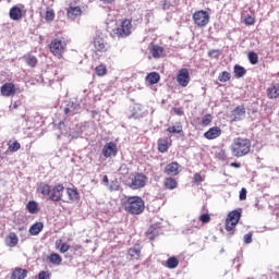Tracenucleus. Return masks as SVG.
<instances>
[{
	"instance_id": "nucleus-1",
	"label": "nucleus",
	"mask_w": 279,
	"mask_h": 279,
	"mask_svg": "<svg viewBox=\"0 0 279 279\" xmlns=\"http://www.w3.org/2000/svg\"><path fill=\"white\" fill-rule=\"evenodd\" d=\"M252 149V141L243 137H235L231 145L232 156L235 158H243V156H247Z\"/></svg>"
},
{
	"instance_id": "nucleus-2",
	"label": "nucleus",
	"mask_w": 279,
	"mask_h": 279,
	"mask_svg": "<svg viewBox=\"0 0 279 279\" xmlns=\"http://www.w3.org/2000/svg\"><path fill=\"white\" fill-rule=\"evenodd\" d=\"M124 210L129 215H143L145 211V201L141 196H129L124 202Z\"/></svg>"
},
{
	"instance_id": "nucleus-3",
	"label": "nucleus",
	"mask_w": 279,
	"mask_h": 279,
	"mask_svg": "<svg viewBox=\"0 0 279 279\" xmlns=\"http://www.w3.org/2000/svg\"><path fill=\"white\" fill-rule=\"evenodd\" d=\"M146 184L147 175H145L143 172H137L133 178L129 179L128 186L133 191H138V189H145Z\"/></svg>"
},
{
	"instance_id": "nucleus-4",
	"label": "nucleus",
	"mask_w": 279,
	"mask_h": 279,
	"mask_svg": "<svg viewBox=\"0 0 279 279\" xmlns=\"http://www.w3.org/2000/svg\"><path fill=\"white\" fill-rule=\"evenodd\" d=\"M93 45L96 56H99V53H106L110 49V46L106 43L101 33H96Z\"/></svg>"
},
{
	"instance_id": "nucleus-5",
	"label": "nucleus",
	"mask_w": 279,
	"mask_h": 279,
	"mask_svg": "<svg viewBox=\"0 0 279 279\" xmlns=\"http://www.w3.org/2000/svg\"><path fill=\"white\" fill-rule=\"evenodd\" d=\"M193 21L197 25V27H206L208 23H210V14L208 11H196L193 14Z\"/></svg>"
},
{
	"instance_id": "nucleus-6",
	"label": "nucleus",
	"mask_w": 279,
	"mask_h": 279,
	"mask_svg": "<svg viewBox=\"0 0 279 279\" xmlns=\"http://www.w3.org/2000/svg\"><path fill=\"white\" fill-rule=\"evenodd\" d=\"M116 34L119 38H126V36H130V34H132V22H130V20L123 21L116 29Z\"/></svg>"
},
{
	"instance_id": "nucleus-7",
	"label": "nucleus",
	"mask_w": 279,
	"mask_h": 279,
	"mask_svg": "<svg viewBox=\"0 0 279 279\" xmlns=\"http://www.w3.org/2000/svg\"><path fill=\"white\" fill-rule=\"evenodd\" d=\"M63 193H64V185L57 184L51 189L48 197L50 202H62Z\"/></svg>"
},
{
	"instance_id": "nucleus-8",
	"label": "nucleus",
	"mask_w": 279,
	"mask_h": 279,
	"mask_svg": "<svg viewBox=\"0 0 279 279\" xmlns=\"http://www.w3.org/2000/svg\"><path fill=\"white\" fill-rule=\"evenodd\" d=\"M64 47H66L64 41L60 39H52L49 49L53 56H62L64 53Z\"/></svg>"
},
{
	"instance_id": "nucleus-9",
	"label": "nucleus",
	"mask_w": 279,
	"mask_h": 279,
	"mask_svg": "<svg viewBox=\"0 0 279 279\" xmlns=\"http://www.w3.org/2000/svg\"><path fill=\"white\" fill-rule=\"evenodd\" d=\"M177 82L183 88H186V86H189V82H191V75L189 74V69L183 68L179 71V74L177 76Z\"/></svg>"
},
{
	"instance_id": "nucleus-10",
	"label": "nucleus",
	"mask_w": 279,
	"mask_h": 279,
	"mask_svg": "<svg viewBox=\"0 0 279 279\" xmlns=\"http://www.w3.org/2000/svg\"><path fill=\"white\" fill-rule=\"evenodd\" d=\"M118 153L119 149L113 142H109L102 147V156L105 158H112V156H117Z\"/></svg>"
},
{
	"instance_id": "nucleus-11",
	"label": "nucleus",
	"mask_w": 279,
	"mask_h": 279,
	"mask_svg": "<svg viewBox=\"0 0 279 279\" xmlns=\"http://www.w3.org/2000/svg\"><path fill=\"white\" fill-rule=\"evenodd\" d=\"M0 93L3 97H14L16 95V87L14 83H5L0 87Z\"/></svg>"
},
{
	"instance_id": "nucleus-12",
	"label": "nucleus",
	"mask_w": 279,
	"mask_h": 279,
	"mask_svg": "<svg viewBox=\"0 0 279 279\" xmlns=\"http://www.w3.org/2000/svg\"><path fill=\"white\" fill-rule=\"evenodd\" d=\"M141 250H143L141 244H134L132 247H130L126 254L129 260H138L141 258Z\"/></svg>"
},
{
	"instance_id": "nucleus-13",
	"label": "nucleus",
	"mask_w": 279,
	"mask_h": 279,
	"mask_svg": "<svg viewBox=\"0 0 279 279\" xmlns=\"http://www.w3.org/2000/svg\"><path fill=\"white\" fill-rule=\"evenodd\" d=\"M204 136L207 141H215V138H219V136H221V128L213 126L204 133Z\"/></svg>"
},
{
	"instance_id": "nucleus-14",
	"label": "nucleus",
	"mask_w": 279,
	"mask_h": 279,
	"mask_svg": "<svg viewBox=\"0 0 279 279\" xmlns=\"http://www.w3.org/2000/svg\"><path fill=\"white\" fill-rule=\"evenodd\" d=\"M233 121H243L245 119V106L241 105L232 110Z\"/></svg>"
},
{
	"instance_id": "nucleus-15",
	"label": "nucleus",
	"mask_w": 279,
	"mask_h": 279,
	"mask_svg": "<svg viewBox=\"0 0 279 279\" xmlns=\"http://www.w3.org/2000/svg\"><path fill=\"white\" fill-rule=\"evenodd\" d=\"M9 16L11 21H21V19H23V10L15 5L10 9Z\"/></svg>"
},
{
	"instance_id": "nucleus-16",
	"label": "nucleus",
	"mask_w": 279,
	"mask_h": 279,
	"mask_svg": "<svg viewBox=\"0 0 279 279\" xmlns=\"http://www.w3.org/2000/svg\"><path fill=\"white\" fill-rule=\"evenodd\" d=\"M268 99H278L279 97V83L272 84L266 90Z\"/></svg>"
},
{
	"instance_id": "nucleus-17",
	"label": "nucleus",
	"mask_w": 279,
	"mask_h": 279,
	"mask_svg": "<svg viewBox=\"0 0 279 279\" xmlns=\"http://www.w3.org/2000/svg\"><path fill=\"white\" fill-rule=\"evenodd\" d=\"M37 193L41 195L49 196L51 195V185L47 182H40L37 184Z\"/></svg>"
},
{
	"instance_id": "nucleus-18",
	"label": "nucleus",
	"mask_w": 279,
	"mask_h": 279,
	"mask_svg": "<svg viewBox=\"0 0 279 279\" xmlns=\"http://www.w3.org/2000/svg\"><path fill=\"white\" fill-rule=\"evenodd\" d=\"M129 119H143V106L134 105L131 109V116Z\"/></svg>"
},
{
	"instance_id": "nucleus-19",
	"label": "nucleus",
	"mask_w": 279,
	"mask_h": 279,
	"mask_svg": "<svg viewBox=\"0 0 279 279\" xmlns=\"http://www.w3.org/2000/svg\"><path fill=\"white\" fill-rule=\"evenodd\" d=\"M180 165L178 162H171L169 165L166 166V173L168 175H178V173H180Z\"/></svg>"
},
{
	"instance_id": "nucleus-20",
	"label": "nucleus",
	"mask_w": 279,
	"mask_h": 279,
	"mask_svg": "<svg viewBox=\"0 0 279 279\" xmlns=\"http://www.w3.org/2000/svg\"><path fill=\"white\" fill-rule=\"evenodd\" d=\"M84 134V130L82 126H76L74 131H71L68 135L69 141H75L77 138H82V135Z\"/></svg>"
},
{
	"instance_id": "nucleus-21",
	"label": "nucleus",
	"mask_w": 279,
	"mask_h": 279,
	"mask_svg": "<svg viewBox=\"0 0 279 279\" xmlns=\"http://www.w3.org/2000/svg\"><path fill=\"white\" fill-rule=\"evenodd\" d=\"M165 189H168L169 191H173L174 189H178V180L174 178H166L163 181Z\"/></svg>"
},
{
	"instance_id": "nucleus-22",
	"label": "nucleus",
	"mask_w": 279,
	"mask_h": 279,
	"mask_svg": "<svg viewBox=\"0 0 279 279\" xmlns=\"http://www.w3.org/2000/svg\"><path fill=\"white\" fill-rule=\"evenodd\" d=\"M43 228H45V225L43 222H36L29 228V233L32 236H38L40 232H43Z\"/></svg>"
},
{
	"instance_id": "nucleus-23",
	"label": "nucleus",
	"mask_w": 279,
	"mask_h": 279,
	"mask_svg": "<svg viewBox=\"0 0 279 279\" xmlns=\"http://www.w3.org/2000/svg\"><path fill=\"white\" fill-rule=\"evenodd\" d=\"M27 278V270L23 268H15L11 275V279H25Z\"/></svg>"
},
{
	"instance_id": "nucleus-24",
	"label": "nucleus",
	"mask_w": 279,
	"mask_h": 279,
	"mask_svg": "<svg viewBox=\"0 0 279 279\" xmlns=\"http://www.w3.org/2000/svg\"><path fill=\"white\" fill-rule=\"evenodd\" d=\"M146 82L148 84H158L160 82V74L158 72H150L146 75Z\"/></svg>"
},
{
	"instance_id": "nucleus-25",
	"label": "nucleus",
	"mask_w": 279,
	"mask_h": 279,
	"mask_svg": "<svg viewBox=\"0 0 279 279\" xmlns=\"http://www.w3.org/2000/svg\"><path fill=\"white\" fill-rule=\"evenodd\" d=\"M66 195L69 196L70 202H77V199H80V192H77V189L68 187Z\"/></svg>"
},
{
	"instance_id": "nucleus-26",
	"label": "nucleus",
	"mask_w": 279,
	"mask_h": 279,
	"mask_svg": "<svg viewBox=\"0 0 279 279\" xmlns=\"http://www.w3.org/2000/svg\"><path fill=\"white\" fill-rule=\"evenodd\" d=\"M157 145L158 151H160V154L169 151V142L167 140L159 138Z\"/></svg>"
},
{
	"instance_id": "nucleus-27",
	"label": "nucleus",
	"mask_w": 279,
	"mask_h": 279,
	"mask_svg": "<svg viewBox=\"0 0 279 279\" xmlns=\"http://www.w3.org/2000/svg\"><path fill=\"white\" fill-rule=\"evenodd\" d=\"M234 77L240 80V77H243L245 73H247V70L243 68L242 65L235 64L233 69Z\"/></svg>"
},
{
	"instance_id": "nucleus-28",
	"label": "nucleus",
	"mask_w": 279,
	"mask_h": 279,
	"mask_svg": "<svg viewBox=\"0 0 279 279\" xmlns=\"http://www.w3.org/2000/svg\"><path fill=\"white\" fill-rule=\"evenodd\" d=\"M26 210L31 214V215H36V213H38V203L36 201H29L26 204Z\"/></svg>"
},
{
	"instance_id": "nucleus-29",
	"label": "nucleus",
	"mask_w": 279,
	"mask_h": 279,
	"mask_svg": "<svg viewBox=\"0 0 279 279\" xmlns=\"http://www.w3.org/2000/svg\"><path fill=\"white\" fill-rule=\"evenodd\" d=\"M82 14V9L80 7H70L68 9L69 19H75V16H80Z\"/></svg>"
},
{
	"instance_id": "nucleus-30",
	"label": "nucleus",
	"mask_w": 279,
	"mask_h": 279,
	"mask_svg": "<svg viewBox=\"0 0 279 279\" xmlns=\"http://www.w3.org/2000/svg\"><path fill=\"white\" fill-rule=\"evenodd\" d=\"M158 234H160V232L158 231V228L150 226L148 228V230L146 231V236L150 240L154 241V239H156V236H158Z\"/></svg>"
},
{
	"instance_id": "nucleus-31",
	"label": "nucleus",
	"mask_w": 279,
	"mask_h": 279,
	"mask_svg": "<svg viewBox=\"0 0 279 279\" xmlns=\"http://www.w3.org/2000/svg\"><path fill=\"white\" fill-rule=\"evenodd\" d=\"M7 243L9 247H16V245H19V236H16V233H10Z\"/></svg>"
},
{
	"instance_id": "nucleus-32",
	"label": "nucleus",
	"mask_w": 279,
	"mask_h": 279,
	"mask_svg": "<svg viewBox=\"0 0 279 279\" xmlns=\"http://www.w3.org/2000/svg\"><path fill=\"white\" fill-rule=\"evenodd\" d=\"M24 60L28 66H32V69L38 64V59L32 54H25Z\"/></svg>"
},
{
	"instance_id": "nucleus-33",
	"label": "nucleus",
	"mask_w": 279,
	"mask_h": 279,
	"mask_svg": "<svg viewBox=\"0 0 279 279\" xmlns=\"http://www.w3.org/2000/svg\"><path fill=\"white\" fill-rule=\"evenodd\" d=\"M229 220L239 223V221L241 220V211L240 210H232L231 213H229L228 218Z\"/></svg>"
},
{
	"instance_id": "nucleus-34",
	"label": "nucleus",
	"mask_w": 279,
	"mask_h": 279,
	"mask_svg": "<svg viewBox=\"0 0 279 279\" xmlns=\"http://www.w3.org/2000/svg\"><path fill=\"white\" fill-rule=\"evenodd\" d=\"M49 263H51L52 265H61L62 263V256H60V254L57 253H52L49 257H48Z\"/></svg>"
},
{
	"instance_id": "nucleus-35",
	"label": "nucleus",
	"mask_w": 279,
	"mask_h": 279,
	"mask_svg": "<svg viewBox=\"0 0 279 279\" xmlns=\"http://www.w3.org/2000/svg\"><path fill=\"white\" fill-rule=\"evenodd\" d=\"M239 222H234L233 220H230L229 218L226 219V230L227 232H231V234H234V228H236V225Z\"/></svg>"
},
{
	"instance_id": "nucleus-36",
	"label": "nucleus",
	"mask_w": 279,
	"mask_h": 279,
	"mask_svg": "<svg viewBox=\"0 0 279 279\" xmlns=\"http://www.w3.org/2000/svg\"><path fill=\"white\" fill-rule=\"evenodd\" d=\"M180 265V262L178 260L177 257H170L167 259V267L168 269H175Z\"/></svg>"
},
{
	"instance_id": "nucleus-37",
	"label": "nucleus",
	"mask_w": 279,
	"mask_h": 279,
	"mask_svg": "<svg viewBox=\"0 0 279 279\" xmlns=\"http://www.w3.org/2000/svg\"><path fill=\"white\" fill-rule=\"evenodd\" d=\"M163 51H165V49H162V47L155 46L151 49V56H153V58H160V56H162Z\"/></svg>"
},
{
	"instance_id": "nucleus-38",
	"label": "nucleus",
	"mask_w": 279,
	"mask_h": 279,
	"mask_svg": "<svg viewBox=\"0 0 279 279\" xmlns=\"http://www.w3.org/2000/svg\"><path fill=\"white\" fill-rule=\"evenodd\" d=\"M250 64H258V54L254 51L248 52L247 54Z\"/></svg>"
},
{
	"instance_id": "nucleus-39",
	"label": "nucleus",
	"mask_w": 279,
	"mask_h": 279,
	"mask_svg": "<svg viewBox=\"0 0 279 279\" xmlns=\"http://www.w3.org/2000/svg\"><path fill=\"white\" fill-rule=\"evenodd\" d=\"M230 72L223 71L218 75V80L222 83L230 82Z\"/></svg>"
},
{
	"instance_id": "nucleus-40",
	"label": "nucleus",
	"mask_w": 279,
	"mask_h": 279,
	"mask_svg": "<svg viewBox=\"0 0 279 279\" xmlns=\"http://www.w3.org/2000/svg\"><path fill=\"white\" fill-rule=\"evenodd\" d=\"M107 72L108 70L106 69V65L100 64L96 66V75H98V77H104V75H106Z\"/></svg>"
},
{
	"instance_id": "nucleus-41",
	"label": "nucleus",
	"mask_w": 279,
	"mask_h": 279,
	"mask_svg": "<svg viewBox=\"0 0 279 279\" xmlns=\"http://www.w3.org/2000/svg\"><path fill=\"white\" fill-rule=\"evenodd\" d=\"M213 123V116L210 113H207L203 119H202V125L206 128L207 125H210Z\"/></svg>"
},
{
	"instance_id": "nucleus-42",
	"label": "nucleus",
	"mask_w": 279,
	"mask_h": 279,
	"mask_svg": "<svg viewBox=\"0 0 279 279\" xmlns=\"http://www.w3.org/2000/svg\"><path fill=\"white\" fill-rule=\"evenodd\" d=\"M119 189H121V184H119L118 180H113V181L110 182L109 191H111V192L119 191Z\"/></svg>"
},
{
	"instance_id": "nucleus-43",
	"label": "nucleus",
	"mask_w": 279,
	"mask_h": 279,
	"mask_svg": "<svg viewBox=\"0 0 279 279\" xmlns=\"http://www.w3.org/2000/svg\"><path fill=\"white\" fill-rule=\"evenodd\" d=\"M19 149H21V144L17 141L9 145V151L14 153V151H19Z\"/></svg>"
},
{
	"instance_id": "nucleus-44",
	"label": "nucleus",
	"mask_w": 279,
	"mask_h": 279,
	"mask_svg": "<svg viewBox=\"0 0 279 279\" xmlns=\"http://www.w3.org/2000/svg\"><path fill=\"white\" fill-rule=\"evenodd\" d=\"M208 56L209 58H219V56H221V51L219 49H213L208 51Z\"/></svg>"
},
{
	"instance_id": "nucleus-45",
	"label": "nucleus",
	"mask_w": 279,
	"mask_h": 279,
	"mask_svg": "<svg viewBox=\"0 0 279 279\" xmlns=\"http://www.w3.org/2000/svg\"><path fill=\"white\" fill-rule=\"evenodd\" d=\"M240 202H244V199H247V190L245 187H242L239 195Z\"/></svg>"
},
{
	"instance_id": "nucleus-46",
	"label": "nucleus",
	"mask_w": 279,
	"mask_h": 279,
	"mask_svg": "<svg viewBox=\"0 0 279 279\" xmlns=\"http://www.w3.org/2000/svg\"><path fill=\"white\" fill-rule=\"evenodd\" d=\"M199 221H202V223H210V215L209 214H202L199 216Z\"/></svg>"
},
{
	"instance_id": "nucleus-47",
	"label": "nucleus",
	"mask_w": 279,
	"mask_h": 279,
	"mask_svg": "<svg viewBox=\"0 0 279 279\" xmlns=\"http://www.w3.org/2000/svg\"><path fill=\"white\" fill-rule=\"evenodd\" d=\"M252 236H254L252 232L244 234L243 241L244 243H246V245H250V243H252Z\"/></svg>"
},
{
	"instance_id": "nucleus-48",
	"label": "nucleus",
	"mask_w": 279,
	"mask_h": 279,
	"mask_svg": "<svg viewBox=\"0 0 279 279\" xmlns=\"http://www.w3.org/2000/svg\"><path fill=\"white\" fill-rule=\"evenodd\" d=\"M56 19V13L53 10H49L46 12V21H53Z\"/></svg>"
},
{
	"instance_id": "nucleus-49",
	"label": "nucleus",
	"mask_w": 279,
	"mask_h": 279,
	"mask_svg": "<svg viewBox=\"0 0 279 279\" xmlns=\"http://www.w3.org/2000/svg\"><path fill=\"white\" fill-rule=\"evenodd\" d=\"M244 23L245 25H254V23H256V19H254L252 15H248L244 19Z\"/></svg>"
},
{
	"instance_id": "nucleus-50",
	"label": "nucleus",
	"mask_w": 279,
	"mask_h": 279,
	"mask_svg": "<svg viewBox=\"0 0 279 279\" xmlns=\"http://www.w3.org/2000/svg\"><path fill=\"white\" fill-rule=\"evenodd\" d=\"M172 111L174 112V114H177V117H184V109L183 108L174 107V108H172Z\"/></svg>"
},
{
	"instance_id": "nucleus-51",
	"label": "nucleus",
	"mask_w": 279,
	"mask_h": 279,
	"mask_svg": "<svg viewBox=\"0 0 279 279\" xmlns=\"http://www.w3.org/2000/svg\"><path fill=\"white\" fill-rule=\"evenodd\" d=\"M167 132H169L170 134H180L182 132V129H175V126H170L167 129Z\"/></svg>"
},
{
	"instance_id": "nucleus-52",
	"label": "nucleus",
	"mask_w": 279,
	"mask_h": 279,
	"mask_svg": "<svg viewBox=\"0 0 279 279\" xmlns=\"http://www.w3.org/2000/svg\"><path fill=\"white\" fill-rule=\"evenodd\" d=\"M69 250H71V246L66 243H62L59 251L61 252V254H65V252H69Z\"/></svg>"
},
{
	"instance_id": "nucleus-53",
	"label": "nucleus",
	"mask_w": 279,
	"mask_h": 279,
	"mask_svg": "<svg viewBox=\"0 0 279 279\" xmlns=\"http://www.w3.org/2000/svg\"><path fill=\"white\" fill-rule=\"evenodd\" d=\"M217 158L219 160H226V150L220 149L217 154H216Z\"/></svg>"
},
{
	"instance_id": "nucleus-54",
	"label": "nucleus",
	"mask_w": 279,
	"mask_h": 279,
	"mask_svg": "<svg viewBox=\"0 0 279 279\" xmlns=\"http://www.w3.org/2000/svg\"><path fill=\"white\" fill-rule=\"evenodd\" d=\"M193 180L196 184H202L203 182L202 174L195 173Z\"/></svg>"
},
{
	"instance_id": "nucleus-55",
	"label": "nucleus",
	"mask_w": 279,
	"mask_h": 279,
	"mask_svg": "<svg viewBox=\"0 0 279 279\" xmlns=\"http://www.w3.org/2000/svg\"><path fill=\"white\" fill-rule=\"evenodd\" d=\"M64 114H74V109H71L69 106L63 110Z\"/></svg>"
},
{
	"instance_id": "nucleus-56",
	"label": "nucleus",
	"mask_w": 279,
	"mask_h": 279,
	"mask_svg": "<svg viewBox=\"0 0 279 279\" xmlns=\"http://www.w3.org/2000/svg\"><path fill=\"white\" fill-rule=\"evenodd\" d=\"M68 107H70L71 110H74V114H75V110L80 108V105L72 102L71 105H68Z\"/></svg>"
},
{
	"instance_id": "nucleus-57",
	"label": "nucleus",
	"mask_w": 279,
	"mask_h": 279,
	"mask_svg": "<svg viewBox=\"0 0 279 279\" xmlns=\"http://www.w3.org/2000/svg\"><path fill=\"white\" fill-rule=\"evenodd\" d=\"M47 271L43 270L38 274V279H47Z\"/></svg>"
},
{
	"instance_id": "nucleus-58",
	"label": "nucleus",
	"mask_w": 279,
	"mask_h": 279,
	"mask_svg": "<svg viewBox=\"0 0 279 279\" xmlns=\"http://www.w3.org/2000/svg\"><path fill=\"white\" fill-rule=\"evenodd\" d=\"M230 167H234L235 169H241L240 162H231Z\"/></svg>"
},
{
	"instance_id": "nucleus-59",
	"label": "nucleus",
	"mask_w": 279,
	"mask_h": 279,
	"mask_svg": "<svg viewBox=\"0 0 279 279\" xmlns=\"http://www.w3.org/2000/svg\"><path fill=\"white\" fill-rule=\"evenodd\" d=\"M102 182H104V184H106V186H108V184H110V181L108 180V175H104Z\"/></svg>"
},
{
	"instance_id": "nucleus-60",
	"label": "nucleus",
	"mask_w": 279,
	"mask_h": 279,
	"mask_svg": "<svg viewBox=\"0 0 279 279\" xmlns=\"http://www.w3.org/2000/svg\"><path fill=\"white\" fill-rule=\"evenodd\" d=\"M64 128V122L59 123V130H62Z\"/></svg>"
},
{
	"instance_id": "nucleus-61",
	"label": "nucleus",
	"mask_w": 279,
	"mask_h": 279,
	"mask_svg": "<svg viewBox=\"0 0 279 279\" xmlns=\"http://www.w3.org/2000/svg\"><path fill=\"white\" fill-rule=\"evenodd\" d=\"M100 1H104L105 3H112V1L114 0H100Z\"/></svg>"
},
{
	"instance_id": "nucleus-62",
	"label": "nucleus",
	"mask_w": 279,
	"mask_h": 279,
	"mask_svg": "<svg viewBox=\"0 0 279 279\" xmlns=\"http://www.w3.org/2000/svg\"><path fill=\"white\" fill-rule=\"evenodd\" d=\"M163 10H169V5H167V3H163Z\"/></svg>"
},
{
	"instance_id": "nucleus-63",
	"label": "nucleus",
	"mask_w": 279,
	"mask_h": 279,
	"mask_svg": "<svg viewBox=\"0 0 279 279\" xmlns=\"http://www.w3.org/2000/svg\"><path fill=\"white\" fill-rule=\"evenodd\" d=\"M13 108L16 110V108H19V105L14 104Z\"/></svg>"
}]
</instances>
